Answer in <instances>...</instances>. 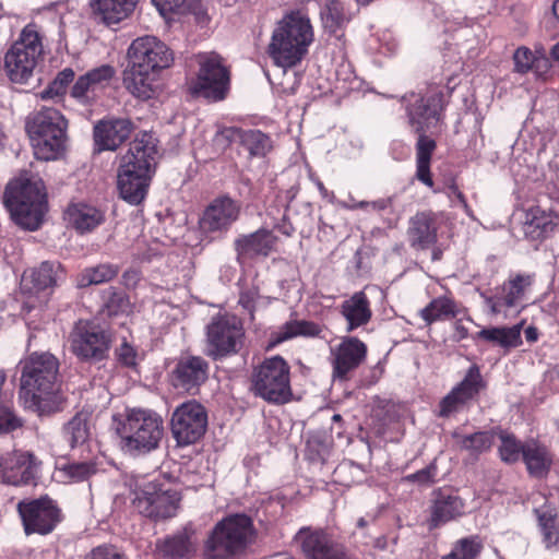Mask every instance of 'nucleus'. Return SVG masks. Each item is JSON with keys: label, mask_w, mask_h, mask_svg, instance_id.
<instances>
[{"label": "nucleus", "mask_w": 559, "mask_h": 559, "mask_svg": "<svg viewBox=\"0 0 559 559\" xmlns=\"http://www.w3.org/2000/svg\"><path fill=\"white\" fill-rule=\"evenodd\" d=\"M501 445L499 447L500 457L506 463H514L522 454L523 444L518 442L514 437L501 435Z\"/></svg>", "instance_id": "nucleus-51"}, {"label": "nucleus", "mask_w": 559, "mask_h": 559, "mask_svg": "<svg viewBox=\"0 0 559 559\" xmlns=\"http://www.w3.org/2000/svg\"><path fill=\"white\" fill-rule=\"evenodd\" d=\"M459 312L455 301L448 297L432 299L420 310V317L427 325L436 321H444L456 317Z\"/></svg>", "instance_id": "nucleus-40"}, {"label": "nucleus", "mask_w": 559, "mask_h": 559, "mask_svg": "<svg viewBox=\"0 0 559 559\" xmlns=\"http://www.w3.org/2000/svg\"><path fill=\"white\" fill-rule=\"evenodd\" d=\"M128 58L129 64L123 71V85L138 98H152L155 78L160 70L173 63V52L158 38L143 36L131 43Z\"/></svg>", "instance_id": "nucleus-1"}, {"label": "nucleus", "mask_w": 559, "mask_h": 559, "mask_svg": "<svg viewBox=\"0 0 559 559\" xmlns=\"http://www.w3.org/2000/svg\"><path fill=\"white\" fill-rule=\"evenodd\" d=\"M555 226L556 223L550 213L539 206H533L525 213L523 233L531 240H542L552 233Z\"/></svg>", "instance_id": "nucleus-34"}, {"label": "nucleus", "mask_w": 559, "mask_h": 559, "mask_svg": "<svg viewBox=\"0 0 559 559\" xmlns=\"http://www.w3.org/2000/svg\"><path fill=\"white\" fill-rule=\"evenodd\" d=\"M116 75V70L110 64H102L91 69L78 78L71 88V96L83 105L93 103L97 93L106 88Z\"/></svg>", "instance_id": "nucleus-20"}, {"label": "nucleus", "mask_w": 559, "mask_h": 559, "mask_svg": "<svg viewBox=\"0 0 559 559\" xmlns=\"http://www.w3.org/2000/svg\"><path fill=\"white\" fill-rule=\"evenodd\" d=\"M441 97H419L415 104L407 107L408 123L416 133L426 132L430 127L436 126L440 119Z\"/></svg>", "instance_id": "nucleus-28"}, {"label": "nucleus", "mask_w": 559, "mask_h": 559, "mask_svg": "<svg viewBox=\"0 0 559 559\" xmlns=\"http://www.w3.org/2000/svg\"><path fill=\"white\" fill-rule=\"evenodd\" d=\"M252 535V521L246 514L224 518L204 542L203 559H233L247 548Z\"/></svg>", "instance_id": "nucleus-7"}, {"label": "nucleus", "mask_w": 559, "mask_h": 559, "mask_svg": "<svg viewBox=\"0 0 559 559\" xmlns=\"http://www.w3.org/2000/svg\"><path fill=\"white\" fill-rule=\"evenodd\" d=\"M68 477L73 481H82L87 479L90 476L95 474L96 468L95 465L87 462L73 463L69 464L64 468Z\"/></svg>", "instance_id": "nucleus-57"}, {"label": "nucleus", "mask_w": 559, "mask_h": 559, "mask_svg": "<svg viewBox=\"0 0 559 559\" xmlns=\"http://www.w3.org/2000/svg\"><path fill=\"white\" fill-rule=\"evenodd\" d=\"M252 391L272 404H285L292 397L289 366L280 356L265 359L252 372Z\"/></svg>", "instance_id": "nucleus-10"}, {"label": "nucleus", "mask_w": 559, "mask_h": 559, "mask_svg": "<svg viewBox=\"0 0 559 559\" xmlns=\"http://www.w3.org/2000/svg\"><path fill=\"white\" fill-rule=\"evenodd\" d=\"M29 276L37 290H45L63 278V270L59 262L45 261Z\"/></svg>", "instance_id": "nucleus-42"}, {"label": "nucleus", "mask_w": 559, "mask_h": 559, "mask_svg": "<svg viewBox=\"0 0 559 559\" xmlns=\"http://www.w3.org/2000/svg\"><path fill=\"white\" fill-rule=\"evenodd\" d=\"M156 550L165 559H191L198 551V539L191 526L156 542Z\"/></svg>", "instance_id": "nucleus-21"}, {"label": "nucleus", "mask_w": 559, "mask_h": 559, "mask_svg": "<svg viewBox=\"0 0 559 559\" xmlns=\"http://www.w3.org/2000/svg\"><path fill=\"white\" fill-rule=\"evenodd\" d=\"M70 350L80 360L100 361L108 356L110 335L99 325L90 321H79L69 334Z\"/></svg>", "instance_id": "nucleus-13"}, {"label": "nucleus", "mask_w": 559, "mask_h": 559, "mask_svg": "<svg viewBox=\"0 0 559 559\" xmlns=\"http://www.w3.org/2000/svg\"><path fill=\"white\" fill-rule=\"evenodd\" d=\"M64 219L80 234L88 233L104 221L103 213L86 203H71L64 212Z\"/></svg>", "instance_id": "nucleus-31"}, {"label": "nucleus", "mask_w": 559, "mask_h": 559, "mask_svg": "<svg viewBox=\"0 0 559 559\" xmlns=\"http://www.w3.org/2000/svg\"><path fill=\"white\" fill-rule=\"evenodd\" d=\"M41 39L36 24H27L22 29L19 39L4 56V70L12 82L23 84L32 78L43 56Z\"/></svg>", "instance_id": "nucleus-9"}, {"label": "nucleus", "mask_w": 559, "mask_h": 559, "mask_svg": "<svg viewBox=\"0 0 559 559\" xmlns=\"http://www.w3.org/2000/svg\"><path fill=\"white\" fill-rule=\"evenodd\" d=\"M3 202L12 219L28 230L39 228L48 211L44 181L38 176L27 173L8 183Z\"/></svg>", "instance_id": "nucleus-4"}, {"label": "nucleus", "mask_w": 559, "mask_h": 559, "mask_svg": "<svg viewBox=\"0 0 559 559\" xmlns=\"http://www.w3.org/2000/svg\"><path fill=\"white\" fill-rule=\"evenodd\" d=\"M321 332L322 328L313 321L293 319L278 328L274 334V341L275 343H282L297 336L316 337Z\"/></svg>", "instance_id": "nucleus-39"}, {"label": "nucleus", "mask_w": 559, "mask_h": 559, "mask_svg": "<svg viewBox=\"0 0 559 559\" xmlns=\"http://www.w3.org/2000/svg\"><path fill=\"white\" fill-rule=\"evenodd\" d=\"M21 390L40 413L59 406V361L50 353H33L22 362Z\"/></svg>", "instance_id": "nucleus-3"}, {"label": "nucleus", "mask_w": 559, "mask_h": 559, "mask_svg": "<svg viewBox=\"0 0 559 559\" xmlns=\"http://www.w3.org/2000/svg\"><path fill=\"white\" fill-rule=\"evenodd\" d=\"M152 2L163 16L185 13L189 9L188 0H152Z\"/></svg>", "instance_id": "nucleus-59"}, {"label": "nucleus", "mask_w": 559, "mask_h": 559, "mask_svg": "<svg viewBox=\"0 0 559 559\" xmlns=\"http://www.w3.org/2000/svg\"><path fill=\"white\" fill-rule=\"evenodd\" d=\"M521 331L522 323L513 326H495L480 330L477 333V337L510 349L522 344Z\"/></svg>", "instance_id": "nucleus-38"}, {"label": "nucleus", "mask_w": 559, "mask_h": 559, "mask_svg": "<svg viewBox=\"0 0 559 559\" xmlns=\"http://www.w3.org/2000/svg\"><path fill=\"white\" fill-rule=\"evenodd\" d=\"M38 466L29 453H10L0 459V476L3 483L13 486L35 484Z\"/></svg>", "instance_id": "nucleus-19"}, {"label": "nucleus", "mask_w": 559, "mask_h": 559, "mask_svg": "<svg viewBox=\"0 0 559 559\" xmlns=\"http://www.w3.org/2000/svg\"><path fill=\"white\" fill-rule=\"evenodd\" d=\"M157 148L152 135L144 133L131 142L128 152L121 157L119 168L136 170L152 178L156 166Z\"/></svg>", "instance_id": "nucleus-18"}, {"label": "nucleus", "mask_w": 559, "mask_h": 559, "mask_svg": "<svg viewBox=\"0 0 559 559\" xmlns=\"http://www.w3.org/2000/svg\"><path fill=\"white\" fill-rule=\"evenodd\" d=\"M132 129L128 118L105 119L95 126L94 140L100 150L114 151L130 136Z\"/></svg>", "instance_id": "nucleus-25"}, {"label": "nucleus", "mask_w": 559, "mask_h": 559, "mask_svg": "<svg viewBox=\"0 0 559 559\" xmlns=\"http://www.w3.org/2000/svg\"><path fill=\"white\" fill-rule=\"evenodd\" d=\"M241 129L236 127L219 128L213 136V146L217 152H224L235 141H240Z\"/></svg>", "instance_id": "nucleus-52"}, {"label": "nucleus", "mask_w": 559, "mask_h": 559, "mask_svg": "<svg viewBox=\"0 0 559 559\" xmlns=\"http://www.w3.org/2000/svg\"><path fill=\"white\" fill-rule=\"evenodd\" d=\"M483 546L478 537H465L456 542L450 554L443 559H476Z\"/></svg>", "instance_id": "nucleus-47"}, {"label": "nucleus", "mask_w": 559, "mask_h": 559, "mask_svg": "<svg viewBox=\"0 0 559 559\" xmlns=\"http://www.w3.org/2000/svg\"><path fill=\"white\" fill-rule=\"evenodd\" d=\"M486 386L480 369L477 365H472L463 380L453 388L467 403L474 400Z\"/></svg>", "instance_id": "nucleus-43"}, {"label": "nucleus", "mask_w": 559, "mask_h": 559, "mask_svg": "<svg viewBox=\"0 0 559 559\" xmlns=\"http://www.w3.org/2000/svg\"><path fill=\"white\" fill-rule=\"evenodd\" d=\"M322 21L331 33H335L345 21L343 5L337 0L330 1L321 12Z\"/></svg>", "instance_id": "nucleus-50"}, {"label": "nucleus", "mask_w": 559, "mask_h": 559, "mask_svg": "<svg viewBox=\"0 0 559 559\" xmlns=\"http://www.w3.org/2000/svg\"><path fill=\"white\" fill-rule=\"evenodd\" d=\"M316 559H356L348 549L336 543L331 536Z\"/></svg>", "instance_id": "nucleus-53"}, {"label": "nucleus", "mask_w": 559, "mask_h": 559, "mask_svg": "<svg viewBox=\"0 0 559 559\" xmlns=\"http://www.w3.org/2000/svg\"><path fill=\"white\" fill-rule=\"evenodd\" d=\"M533 276L516 274L506 282L500 293L495 296L486 297V304L490 308L491 313L498 314L504 308L515 307L524 297L526 289L532 285Z\"/></svg>", "instance_id": "nucleus-24"}, {"label": "nucleus", "mask_w": 559, "mask_h": 559, "mask_svg": "<svg viewBox=\"0 0 559 559\" xmlns=\"http://www.w3.org/2000/svg\"><path fill=\"white\" fill-rule=\"evenodd\" d=\"M316 559H356L348 549L336 543L331 536Z\"/></svg>", "instance_id": "nucleus-54"}, {"label": "nucleus", "mask_w": 559, "mask_h": 559, "mask_svg": "<svg viewBox=\"0 0 559 559\" xmlns=\"http://www.w3.org/2000/svg\"><path fill=\"white\" fill-rule=\"evenodd\" d=\"M74 71L71 68H64L57 76L49 83V85L40 92L43 99L53 98L61 96L66 93L68 85L74 79Z\"/></svg>", "instance_id": "nucleus-49"}, {"label": "nucleus", "mask_w": 559, "mask_h": 559, "mask_svg": "<svg viewBox=\"0 0 559 559\" xmlns=\"http://www.w3.org/2000/svg\"><path fill=\"white\" fill-rule=\"evenodd\" d=\"M313 39L309 17L300 11L290 12L277 22L267 52L275 66L286 70L301 62Z\"/></svg>", "instance_id": "nucleus-2"}, {"label": "nucleus", "mask_w": 559, "mask_h": 559, "mask_svg": "<svg viewBox=\"0 0 559 559\" xmlns=\"http://www.w3.org/2000/svg\"><path fill=\"white\" fill-rule=\"evenodd\" d=\"M316 559H356L348 549L336 543L331 536Z\"/></svg>", "instance_id": "nucleus-55"}, {"label": "nucleus", "mask_w": 559, "mask_h": 559, "mask_svg": "<svg viewBox=\"0 0 559 559\" xmlns=\"http://www.w3.org/2000/svg\"><path fill=\"white\" fill-rule=\"evenodd\" d=\"M454 438L462 449L475 453L488 451L493 444V435L490 431H479L467 436L455 433Z\"/></svg>", "instance_id": "nucleus-46"}, {"label": "nucleus", "mask_w": 559, "mask_h": 559, "mask_svg": "<svg viewBox=\"0 0 559 559\" xmlns=\"http://www.w3.org/2000/svg\"><path fill=\"white\" fill-rule=\"evenodd\" d=\"M438 224L431 212H418L409 219L407 236L415 249H427L437 242Z\"/></svg>", "instance_id": "nucleus-27"}, {"label": "nucleus", "mask_w": 559, "mask_h": 559, "mask_svg": "<svg viewBox=\"0 0 559 559\" xmlns=\"http://www.w3.org/2000/svg\"><path fill=\"white\" fill-rule=\"evenodd\" d=\"M330 535L321 528L301 527L295 535L294 542L301 550L305 559H316Z\"/></svg>", "instance_id": "nucleus-36"}, {"label": "nucleus", "mask_w": 559, "mask_h": 559, "mask_svg": "<svg viewBox=\"0 0 559 559\" xmlns=\"http://www.w3.org/2000/svg\"><path fill=\"white\" fill-rule=\"evenodd\" d=\"M68 121L64 116L51 107L29 114L25 129L37 159H57L66 150Z\"/></svg>", "instance_id": "nucleus-5"}, {"label": "nucleus", "mask_w": 559, "mask_h": 559, "mask_svg": "<svg viewBox=\"0 0 559 559\" xmlns=\"http://www.w3.org/2000/svg\"><path fill=\"white\" fill-rule=\"evenodd\" d=\"M90 437L88 414L76 413L62 429V438L71 449L84 444Z\"/></svg>", "instance_id": "nucleus-41"}, {"label": "nucleus", "mask_w": 559, "mask_h": 559, "mask_svg": "<svg viewBox=\"0 0 559 559\" xmlns=\"http://www.w3.org/2000/svg\"><path fill=\"white\" fill-rule=\"evenodd\" d=\"M22 426V420L10 409L5 408L0 414V433L11 432Z\"/></svg>", "instance_id": "nucleus-63"}, {"label": "nucleus", "mask_w": 559, "mask_h": 559, "mask_svg": "<svg viewBox=\"0 0 559 559\" xmlns=\"http://www.w3.org/2000/svg\"><path fill=\"white\" fill-rule=\"evenodd\" d=\"M276 237L267 229L261 228L248 235H240L235 239L234 247L237 260L267 257L273 250Z\"/></svg>", "instance_id": "nucleus-26"}, {"label": "nucleus", "mask_w": 559, "mask_h": 559, "mask_svg": "<svg viewBox=\"0 0 559 559\" xmlns=\"http://www.w3.org/2000/svg\"><path fill=\"white\" fill-rule=\"evenodd\" d=\"M340 312L347 323V332L368 324L372 318L370 301L362 290L354 293L344 300L340 306Z\"/></svg>", "instance_id": "nucleus-29"}, {"label": "nucleus", "mask_w": 559, "mask_h": 559, "mask_svg": "<svg viewBox=\"0 0 559 559\" xmlns=\"http://www.w3.org/2000/svg\"><path fill=\"white\" fill-rule=\"evenodd\" d=\"M467 404L461 395L457 394L453 389L447 394L440 402L439 416L449 417L451 414L459 412Z\"/></svg>", "instance_id": "nucleus-56"}, {"label": "nucleus", "mask_w": 559, "mask_h": 559, "mask_svg": "<svg viewBox=\"0 0 559 559\" xmlns=\"http://www.w3.org/2000/svg\"><path fill=\"white\" fill-rule=\"evenodd\" d=\"M522 457L528 474L537 478L547 475L552 463L548 449L534 440L523 444Z\"/></svg>", "instance_id": "nucleus-33"}, {"label": "nucleus", "mask_w": 559, "mask_h": 559, "mask_svg": "<svg viewBox=\"0 0 559 559\" xmlns=\"http://www.w3.org/2000/svg\"><path fill=\"white\" fill-rule=\"evenodd\" d=\"M545 547L549 550H559V511L550 506H543L534 510Z\"/></svg>", "instance_id": "nucleus-35"}, {"label": "nucleus", "mask_w": 559, "mask_h": 559, "mask_svg": "<svg viewBox=\"0 0 559 559\" xmlns=\"http://www.w3.org/2000/svg\"><path fill=\"white\" fill-rule=\"evenodd\" d=\"M119 269L114 264H99L95 267L85 269L79 280V287L98 285L111 281L117 276Z\"/></svg>", "instance_id": "nucleus-45"}, {"label": "nucleus", "mask_w": 559, "mask_h": 559, "mask_svg": "<svg viewBox=\"0 0 559 559\" xmlns=\"http://www.w3.org/2000/svg\"><path fill=\"white\" fill-rule=\"evenodd\" d=\"M240 143L254 157H263L272 150L270 138L260 130L241 129Z\"/></svg>", "instance_id": "nucleus-44"}, {"label": "nucleus", "mask_w": 559, "mask_h": 559, "mask_svg": "<svg viewBox=\"0 0 559 559\" xmlns=\"http://www.w3.org/2000/svg\"><path fill=\"white\" fill-rule=\"evenodd\" d=\"M199 71L190 91L210 100H222L229 88V72L222 58L215 52L198 56Z\"/></svg>", "instance_id": "nucleus-12"}, {"label": "nucleus", "mask_w": 559, "mask_h": 559, "mask_svg": "<svg viewBox=\"0 0 559 559\" xmlns=\"http://www.w3.org/2000/svg\"><path fill=\"white\" fill-rule=\"evenodd\" d=\"M138 0H90L93 14L106 25L127 19L134 10Z\"/></svg>", "instance_id": "nucleus-32"}, {"label": "nucleus", "mask_w": 559, "mask_h": 559, "mask_svg": "<svg viewBox=\"0 0 559 559\" xmlns=\"http://www.w3.org/2000/svg\"><path fill=\"white\" fill-rule=\"evenodd\" d=\"M246 331L242 320L233 313H217L205 328V354L213 360L237 355L243 347Z\"/></svg>", "instance_id": "nucleus-8"}, {"label": "nucleus", "mask_w": 559, "mask_h": 559, "mask_svg": "<svg viewBox=\"0 0 559 559\" xmlns=\"http://www.w3.org/2000/svg\"><path fill=\"white\" fill-rule=\"evenodd\" d=\"M170 427L178 445L193 444L206 431L207 412L197 401L185 402L174 411Z\"/></svg>", "instance_id": "nucleus-14"}, {"label": "nucleus", "mask_w": 559, "mask_h": 559, "mask_svg": "<svg viewBox=\"0 0 559 559\" xmlns=\"http://www.w3.org/2000/svg\"><path fill=\"white\" fill-rule=\"evenodd\" d=\"M437 465L436 463H430L428 466L423 469L417 471L416 473L409 474L404 477V480L408 483H416L421 486L431 485L435 483L437 477Z\"/></svg>", "instance_id": "nucleus-58"}, {"label": "nucleus", "mask_w": 559, "mask_h": 559, "mask_svg": "<svg viewBox=\"0 0 559 559\" xmlns=\"http://www.w3.org/2000/svg\"><path fill=\"white\" fill-rule=\"evenodd\" d=\"M173 373L175 385L191 392L207 379L209 362L200 356L185 357L177 362Z\"/></svg>", "instance_id": "nucleus-23"}, {"label": "nucleus", "mask_w": 559, "mask_h": 559, "mask_svg": "<svg viewBox=\"0 0 559 559\" xmlns=\"http://www.w3.org/2000/svg\"><path fill=\"white\" fill-rule=\"evenodd\" d=\"M436 146L437 144L435 140L427 136L425 132H418V139L416 143V177L419 181L428 187L433 186L430 174V160Z\"/></svg>", "instance_id": "nucleus-37"}, {"label": "nucleus", "mask_w": 559, "mask_h": 559, "mask_svg": "<svg viewBox=\"0 0 559 559\" xmlns=\"http://www.w3.org/2000/svg\"><path fill=\"white\" fill-rule=\"evenodd\" d=\"M241 205L229 197L215 198L203 211L199 219L200 231L210 238L226 234L239 218Z\"/></svg>", "instance_id": "nucleus-15"}, {"label": "nucleus", "mask_w": 559, "mask_h": 559, "mask_svg": "<svg viewBox=\"0 0 559 559\" xmlns=\"http://www.w3.org/2000/svg\"><path fill=\"white\" fill-rule=\"evenodd\" d=\"M105 306L108 308L110 314L117 313L126 305V299L122 294L117 293L114 288H108L104 293Z\"/></svg>", "instance_id": "nucleus-61"}, {"label": "nucleus", "mask_w": 559, "mask_h": 559, "mask_svg": "<svg viewBox=\"0 0 559 559\" xmlns=\"http://www.w3.org/2000/svg\"><path fill=\"white\" fill-rule=\"evenodd\" d=\"M367 357V345L355 336H345L341 343L331 347L333 378L347 380Z\"/></svg>", "instance_id": "nucleus-17"}, {"label": "nucleus", "mask_w": 559, "mask_h": 559, "mask_svg": "<svg viewBox=\"0 0 559 559\" xmlns=\"http://www.w3.org/2000/svg\"><path fill=\"white\" fill-rule=\"evenodd\" d=\"M151 179L136 170L119 168L117 186L120 197L132 205L140 204L145 199Z\"/></svg>", "instance_id": "nucleus-30"}, {"label": "nucleus", "mask_w": 559, "mask_h": 559, "mask_svg": "<svg viewBox=\"0 0 559 559\" xmlns=\"http://www.w3.org/2000/svg\"><path fill=\"white\" fill-rule=\"evenodd\" d=\"M122 448L130 453H148L156 450L164 436L163 418L155 412L144 408L126 411L116 425Z\"/></svg>", "instance_id": "nucleus-6"}, {"label": "nucleus", "mask_w": 559, "mask_h": 559, "mask_svg": "<svg viewBox=\"0 0 559 559\" xmlns=\"http://www.w3.org/2000/svg\"><path fill=\"white\" fill-rule=\"evenodd\" d=\"M514 70L519 73H526L531 69H548V60L536 59L533 52L526 47H520L513 55Z\"/></svg>", "instance_id": "nucleus-48"}, {"label": "nucleus", "mask_w": 559, "mask_h": 559, "mask_svg": "<svg viewBox=\"0 0 559 559\" xmlns=\"http://www.w3.org/2000/svg\"><path fill=\"white\" fill-rule=\"evenodd\" d=\"M116 356L119 362L126 367H134L136 365V350L127 342H123L116 349Z\"/></svg>", "instance_id": "nucleus-62"}, {"label": "nucleus", "mask_w": 559, "mask_h": 559, "mask_svg": "<svg viewBox=\"0 0 559 559\" xmlns=\"http://www.w3.org/2000/svg\"><path fill=\"white\" fill-rule=\"evenodd\" d=\"M84 559H127V557L112 545H102L93 548Z\"/></svg>", "instance_id": "nucleus-60"}, {"label": "nucleus", "mask_w": 559, "mask_h": 559, "mask_svg": "<svg viewBox=\"0 0 559 559\" xmlns=\"http://www.w3.org/2000/svg\"><path fill=\"white\" fill-rule=\"evenodd\" d=\"M430 524L433 527L455 520L465 513L464 500L451 489L439 488L432 493Z\"/></svg>", "instance_id": "nucleus-22"}, {"label": "nucleus", "mask_w": 559, "mask_h": 559, "mask_svg": "<svg viewBox=\"0 0 559 559\" xmlns=\"http://www.w3.org/2000/svg\"><path fill=\"white\" fill-rule=\"evenodd\" d=\"M17 511L22 519L26 535L40 534L46 535L53 531L60 522V510L48 497L31 501H20Z\"/></svg>", "instance_id": "nucleus-16"}, {"label": "nucleus", "mask_w": 559, "mask_h": 559, "mask_svg": "<svg viewBox=\"0 0 559 559\" xmlns=\"http://www.w3.org/2000/svg\"><path fill=\"white\" fill-rule=\"evenodd\" d=\"M134 498L133 507L138 512L154 520L168 519L176 514L180 497L170 488L155 480H135L130 485Z\"/></svg>", "instance_id": "nucleus-11"}, {"label": "nucleus", "mask_w": 559, "mask_h": 559, "mask_svg": "<svg viewBox=\"0 0 559 559\" xmlns=\"http://www.w3.org/2000/svg\"><path fill=\"white\" fill-rule=\"evenodd\" d=\"M367 212H383L392 206V198H382L374 201H367Z\"/></svg>", "instance_id": "nucleus-64"}]
</instances>
